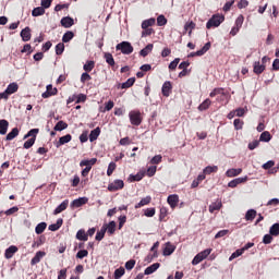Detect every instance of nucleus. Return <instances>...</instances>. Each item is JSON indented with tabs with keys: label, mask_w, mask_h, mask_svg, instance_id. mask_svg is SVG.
Masks as SVG:
<instances>
[{
	"label": "nucleus",
	"mask_w": 279,
	"mask_h": 279,
	"mask_svg": "<svg viewBox=\"0 0 279 279\" xmlns=\"http://www.w3.org/2000/svg\"><path fill=\"white\" fill-rule=\"evenodd\" d=\"M72 138L73 136H71V134L61 136L57 143V147H61V145H66V143H71Z\"/></svg>",
	"instance_id": "a878e982"
},
{
	"label": "nucleus",
	"mask_w": 279,
	"mask_h": 279,
	"mask_svg": "<svg viewBox=\"0 0 279 279\" xmlns=\"http://www.w3.org/2000/svg\"><path fill=\"white\" fill-rule=\"evenodd\" d=\"M99 134H101V128H96L93 131H90L89 134V141L90 143H95V141H97V138H99Z\"/></svg>",
	"instance_id": "412c9836"
},
{
	"label": "nucleus",
	"mask_w": 279,
	"mask_h": 279,
	"mask_svg": "<svg viewBox=\"0 0 279 279\" xmlns=\"http://www.w3.org/2000/svg\"><path fill=\"white\" fill-rule=\"evenodd\" d=\"M178 64H180V58H175L168 66L170 71H175L178 69Z\"/></svg>",
	"instance_id": "052dcab7"
},
{
	"label": "nucleus",
	"mask_w": 279,
	"mask_h": 279,
	"mask_svg": "<svg viewBox=\"0 0 279 279\" xmlns=\"http://www.w3.org/2000/svg\"><path fill=\"white\" fill-rule=\"evenodd\" d=\"M243 248H239L236 250L234 253L231 254V256L229 257V260H234V258H239V256H243Z\"/></svg>",
	"instance_id": "864d4df0"
},
{
	"label": "nucleus",
	"mask_w": 279,
	"mask_h": 279,
	"mask_svg": "<svg viewBox=\"0 0 279 279\" xmlns=\"http://www.w3.org/2000/svg\"><path fill=\"white\" fill-rule=\"evenodd\" d=\"M16 136H19V128H14L10 133H8L7 141H14Z\"/></svg>",
	"instance_id": "a18cd8bd"
},
{
	"label": "nucleus",
	"mask_w": 279,
	"mask_h": 279,
	"mask_svg": "<svg viewBox=\"0 0 279 279\" xmlns=\"http://www.w3.org/2000/svg\"><path fill=\"white\" fill-rule=\"evenodd\" d=\"M173 89V85L170 81H166L161 87V93L163 97H169L171 95V90Z\"/></svg>",
	"instance_id": "9b49d317"
},
{
	"label": "nucleus",
	"mask_w": 279,
	"mask_h": 279,
	"mask_svg": "<svg viewBox=\"0 0 279 279\" xmlns=\"http://www.w3.org/2000/svg\"><path fill=\"white\" fill-rule=\"evenodd\" d=\"M130 178H131V180L133 181V182H141V180H143L144 178H145V171H143V172H138L137 174H131L130 175Z\"/></svg>",
	"instance_id": "de8ad7c7"
},
{
	"label": "nucleus",
	"mask_w": 279,
	"mask_h": 279,
	"mask_svg": "<svg viewBox=\"0 0 279 279\" xmlns=\"http://www.w3.org/2000/svg\"><path fill=\"white\" fill-rule=\"evenodd\" d=\"M265 69H267V65L260 63V61H255L253 64V72L255 75H260L265 73Z\"/></svg>",
	"instance_id": "1a4fd4ad"
},
{
	"label": "nucleus",
	"mask_w": 279,
	"mask_h": 279,
	"mask_svg": "<svg viewBox=\"0 0 279 279\" xmlns=\"http://www.w3.org/2000/svg\"><path fill=\"white\" fill-rule=\"evenodd\" d=\"M116 170H117V163L114 161H111L107 169V175L110 178V175H112V173H114Z\"/></svg>",
	"instance_id": "3c124183"
},
{
	"label": "nucleus",
	"mask_w": 279,
	"mask_h": 279,
	"mask_svg": "<svg viewBox=\"0 0 279 279\" xmlns=\"http://www.w3.org/2000/svg\"><path fill=\"white\" fill-rule=\"evenodd\" d=\"M85 101H86V95L85 94L76 95V104H84Z\"/></svg>",
	"instance_id": "774afa93"
},
{
	"label": "nucleus",
	"mask_w": 279,
	"mask_h": 279,
	"mask_svg": "<svg viewBox=\"0 0 279 279\" xmlns=\"http://www.w3.org/2000/svg\"><path fill=\"white\" fill-rule=\"evenodd\" d=\"M107 64H109V66H114V57H112V53L110 52H106L105 56H104Z\"/></svg>",
	"instance_id": "c03bdc74"
},
{
	"label": "nucleus",
	"mask_w": 279,
	"mask_h": 279,
	"mask_svg": "<svg viewBox=\"0 0 279 279\" xmlns=\"http://www.w3.org/2000/svg\"><path fill=\"white\" fill-rule=\"evenodd\" d=\"M156 25V19L150 17L142 22V29H147L149 27H154Z\"/></svg>",
	"instance_id": "c756f323"
},
{
	"label": "nucleus",
	"mask_w": 279,
	"mask_h": 279,
	"mask_svg": "<svg viewBox=\"0 0 279 279\" xmlns=\"http://www.w3.org/2000/svg\"><path fill=\"white\" fill-rule=\"evenodd\" d=\"M253 219H256V209H248L245 214V220L252 221Z\"/></svg>",
	"instance_id": "79ce46f5"
},
{
	"label": "nucleus",
	"mask_w": 279,
	"mask_h": 279,
	"mask_svg": "<svg viewBox=\"0 0 279 279\" xmlns=\"http://www.w3.org/2000/svg\"><path fill=\"white\" fill-rule=\"evenodd\" d=\"M45 14V8L37 7L32 11V16H43Z\"/></svg>",
	"instance_id": "8fccbe9b"
},
{
	"label": "nucleus",
	"mask_w": 279,
	"mask_h": 279,
	"mask_svg": "<svg viewBox=\"0 0 279 279\" xmlns=\"http://www.w3.org/2000/svg\"><path fill=\"white\" fill-rule=\"evenodd\" d=\"M62 223H64V220L62 218H59L56 223H52L48 227V230L51 232H57V230H60L62 228Z\"/></svg>",
	"instance_id": "393cba45"
},
{
	"label": "nucleus",
	"mask_w": 279,
	"mask_h": 279,
	"mask_svg": "<svg viewBox=\"0 0 279 279\" xmlns=\"http://www.w3.org/2000/svg\"><path fill=\"white\" fill-rule=\"evenodd\" d=\"M58 95V88L53 87V85L49 84L46 86V92L41 94L43 99H49V97H53Z\"/></svg>",
	"instance_id": "0eeeda50"
},
{
	"label": "nucleus",
	"mask_w": 279,
	"mask_h": 279,
	"mask_svg": "<svg viewBox=\"0 0 279 279\" xmlns=\"http://www.w3.org/2000/svg\"><path fill=\"white\" fill-rule=\"evenodd\" d=\"M104 236H106V226H102L100 231L96 233V241H104Z\"/></svg>",
	"instance_id": "09e8293b"
},
{
	"label": "nucleus",
	"mask_w": 279,
	"mask_h": 279,
	"mask_svg": "<svg viewBox=\"0 0 279 279\" xmlns=\"http://www.w3.org/2000/svg\"><path fill=\"white\" fill-rule=\"evenodd\" d=\"M173 252H175V246L173 244H171L170 242H168L166 244V247L163 248V256H171V254H173Z\"/></svg>",
	"instance_id": "c85d7f7f"
},
{
	"label": "nucleus",
	"mask_w": 279,
	"mask_h": 279,
	"mask_svg": "<svg viewBox=\"0 0 279 279\" xmlns=\"http://www.w3.org/2000/svg\"><path fill=\"white\" fill-rule=\"evenodd\" d=\"M16 252H19V247L11 245L9 246L5 252H4V258H7L8 260H10V258H12L14 256V254H16Z\"/></svg>",
	"instance_id": "2eb2a0df"
},
{
	"label": "nucleus",
	"mask_w": 279,
	"mask_h": 279,
	"mask_svg": "<svg viewBox=\"0 0 279 279\" xmlns=\"http://www.w3.org/2000/svg\"><path fill=\"white\" fill-rule=\"evenodd\" d=\"M117 51H121L124 56H130L131 53H134V47L130 41H121L116 46Z\"/></svg>",
	"instance_id": "20e7f679"
},
{
	"label": "nucleus",
	"mask_w": 279,
	"mask_h": 279,
	"mask_svg": "<svg viewBox=\"0 0 279 279\" xmlns=\"http://www.w3.org/2000/svg\"><path fill=\"white\" fill-rule=\"evenodd\" d=\"M8 128H10V122L8 120H0V134L4 136V134H8Z\"/></svg>",
	"instance_id": "bb28decb"
},
{
	"label": "nucleus",
	"mask_w": 279,
	"mask_h": 279,
	"mask_svg": "<svg viewBox=\"0 0 279 279\" xmlns=\"http://www.w3.org/2000/svg\"><path fill=\"white\" fill-rule=\"evenodd\" d=\"M125 186V183L123 182V180H114L112 183H109L108 185V191H110V193H114L117 191H121V189H123Z\"/></svg>",
	"instance_id": "423d86ee"
},
{
	"label": "nucleus",
	"mask_w": 279,
	"mask_h": 279,
	"mask_svg": "<svg viewBox=\"0 0 279 279\" xmlns=\"http://www.w3.org/2000/svg\"><path fill=\"white\" fill-rule=\"evenodd\" d=\"M62 53H64V43H59L56 46V54L57 56H62Z\"/></svg>",
	"instance_id": "5fc2aeb1"
},
{
	"label": "nucleus",
	"mask_w": 279,
	"mask_h": 279,
	"mask_svg": "<svg viewBox=\"0 0 279 279\" xmlns=\"http://www.w3.org/2000/svg\"><path fill=\"white\" fill-rule=\"evenodd\" d=\"M86 256H88V252L86 250H81L76 254V258H80V259L86 258Z\"/></svg>",
	"instance_id": "338daca9"
},
{
	"label": "nucleus",
	"mask_w": 279,
	"mask_h": 279,
	"mask_svg": "<svg viewBox=\"0 0 279 279\" xmlns=\"http://www.w3.org/2000/svg\"><path fill=\"white\" fill-rule=\"evenodd\" d=\"M151 51H154V44H148L144 49L140 51V56H142V58H147Z\"/></svg>",
	"instance_id": "b1692460"
},
{
	"label": "nucleus",
	"mask_w": 279,
	"mask_h": 279,
	"mask_svg": "<svg viewBox=\"0 0 279 279\" xmlns=\"http://www.w3.org/2000/svg\"><path fill=\"white\" fill-rule=\"evenodd\" d=\"M86 202H88V199L86 197H81L77 199H74L71 203L72 208H81V206H84V204H86Z\"/></svg>",
	"instance_id": "5701e85b"
},
{
	"label": "nucleus",
	"mask_w": 279,
	"mask_h": 279,
	"mask_svg": "<svg viewBox=\"0 0 279 279\" xmlns=\"http://www.w3.org/2000/svg\"><path fill=\"white\" fill-rule=\"evenodd\" d=\"M38 132H40V130L32 129L26 135H24V138L31 137L24 143V149H31V147H34V143H36V136H38Z\"/></svg>",
	"instance_id": "f257e3e1"
},
{
	"label": "nucleus",
	"mask_w": 279,
	"mask_h": 279,
	"mask_svg": "<svg viewBox=\"0 0 279 279\" xmlns=\"http://www.w3.org/2000/svg\"><path fill=\"white\" fill-rule=\"evenodd\" d=\"M189 29H190V32H189ZM193 29H195V23L194 22H187L184 25V31L189 32V36H191V34H193Z\"/></svg>",
	"instance_id": "603ef678"
},
{
	"label": "nucleus",
	"mask_w": 279,
	"mask_h": 279,
	"mask_svg": "<svg viewBox=\"0 0 279 279\" xmlns=\"http://www.w3.org/2000/svg\"><path fill=\"white\" fill-rule=\"evenodd\" d=\"M157 25H158V27H162V26L167 25V17H165V15H159L157 17Z\"/></svg>",
	"instance_id": "6e6d98bb"
},
{
	"label": "nucleus",
	"mask_w": 279,
	"mask_h": 279,
	"mask_svg": "<svg viewBox=\"0 0 279 279\" xmlns=\"http://www.w3.org/2000/svg\"><path fill=\"white\" fill-rule=\"evenodd\" d=\"M162 162V155H156L150 159V165H160Z\"/></svg>",
	"instance_id": "bf43d9fd"
},
{
	"label": "nucleus",
	"mask_w": 279,
	"mask_h": 279,
	"mask_svg": "<svg viewBox=\"0 0 279 279\" xmlns=\"http://www.w3.org/2000/svg\"><path fill=\"white\" fill-rule=\"evenodd\" d=\"M243 124L244 122L241 119H235L233 121L234 130H243Z\"/></svg>",
	"instance_id": "680f3d73"
},
{
	"label": "nucleus",
	"mask_w": 279,
	"mask_h": 279,
	"mask_svg": "<svg viewBox=\"0 0 279 279\" xmlns=\"http://www.w3.org/2000/svg\"><path fill=\"white\" fill-rule=\"evenodd\" d=\"M156 166L149 167L146 171V175H148V178H154V175H156Z\"/></svg>",
	"instance_id": "e2e57ef3"
},
{
	"label": "nucleus",
	"mask_w": 279,
	"mask_h": 279,
	"mask_svg": "<svg viewBox=\"0 0 279 279\" xmlns=\"http://www.w3.org/2000/svg\"><path fill=\"white\" fill-rule=\"evenodd\" d=\"M20 36L23 43H28V40H32V29L29 26H26L24 29H22Z\"/></svg>",
	"instance_id": "9d476101"
},
{
	"label": "nucleus",
	"mask_w": 279,
	"mask_h": 279,
	"mask_svg": "<svg viewBox=\"0 0 279 279\" xmlns=\"http://www.w3.org/2000/svg\"><path fill=\"white\" fill-rule=\"evenodd\" d=\"M217 95H222L223 97H226V89L223 87H216L209 94V97H217Z\"/></svg>",
	"instance_id": "f704fd0d"
},
{
	"label": "nucleus",
	"mask_w": 279,
	"mask_h": 279,
	"mask_svg": "<svg viewBox=\"0 0 279 279\" xmlns=\"http://www.w3.org/2000/svg\"><path fill=\"white\" fill-rule=\"evenodd\" d=\"M125 276V268L120 267L114 270L113 278L114 279H121Z\"/></svg>",
	"instance_id": "a19ab883"
},
{
	"label": "nucleus",
	"mask_w": 279,
	"mask_h": 279,
	"mask_svg": "<svg viewBox=\"0 0 279 279\" xmlns=\"http://www.w3.org/2000/svg\"><path fill=\"white\" fill-rule=\"evenodd\" d=\"M46 255L47 253H45L44 251L37 252L35 256L32 258L31 265H38V263H40V260H43L44 256Z\"/></svg>",
	"instance_id": "dca6fc26"
},
{
	"label": "nucleus",
	"mask_w": 279,
	"mask_h": 279,
	"mask_svg": "<svg viewBox=\"0 0 279 279\" xmlns=\"http://www.w3.org/2000/svg\"><path fill=\"white\" fill-rule=\"evenodd\" d=\"M73 38H75V33H73L72 31H68L62 36V43H71Z\"/></svg>",
	"instance_id": "72a5a7b5"
},
{
	"label": "nucleus",
	"mask_w": 279,
	"mask_h": 279,
	"mask_svg": "<svg viewBox=\"0 0 279 279\" xmlns=\"http://www.w3.org/2000/svg\"><path fill=\"white\" fill-rule=\"evenodd\" d=\"M225 21L226 16L221 14H214L206 23V28L213 29V27H219V25H221V23H223Z\"/></svg>",
	"instance_id": "f03ea898"
},
{
	"label": "nucleus",
	"mask_w": 279,
	"mask_h": 279,
	"mask_svg": "<svg viewBox=\"0 0 279 279\" xmlns=\"http://www.w3.org/2000/svg\"><path fill=\"white\" fill-rule=\"evenodd\" d=\"M66 128H69V124L66 122L60 120L59 122H57L53 130H54V132H62V130H66Z\"/></svg>",
	"instance_id": "473e14b6"
},
{
	"label": "nucleus",
	"mask_w": 279,
	"mask_h": 279,
	"mask_svg": "<svg viewBox=\"0 0 279 279\" xmlns=\"http://www.w3.org/2000/svg\"><path fill=\"white\" fill-rule=\"evenodd\" d=\"M149 204H151V196H146L135 205V209L143 208V206H147Z\"/></svg>",
	"instance_id": "cd10ccee"
},
{
	"label": "nucleus",
	"mask_w": 279,
	"mask_h": 279,
	"mask_svg": "<svg viewBox=\"0 0 279 279\" xmlns=\"http://www.w3.org/2000/svg\"><path fill=\"white\" fill-rule=\"evenodd\" d=\"M219 171V167L217 166H207L204 170L203 173L205 175H210V173H217Z\"/></svg>",
	"instance_id": "4c0bfd02"
},
{
	"label": "nucleus",
	"mask_w": 279,
	"mask_h": 279,
	"mask_svg": "<svg viewBox=\"0 0 279 279\" xmlns=\"http://www.w3.org/2000/svg\"><path fill=\"white\" fill-rule=\"evenodd\" d=\"M69 208V199L63 201L54 210L53 215H60V213H64Z\"/></svg>",
	"instance_id": "f3484780"
},
{
	"label": "nucleus",
	"mask_w": 279,
	"mask_h": 279,
	"mask_svg": "<svg viewBox=\"0 0 279 279\" xmlns=\"http://www.w3.org/2000/svg\"><path fill=\"white\" fill-rule=\"evenodd\" d=\"M210 104H213V101H210V99H205L199 106H198V110L201 112H204V110H208V108H210Z\"/></svg>",
	"instance_id": "ea45409f"
},
{
	"label": "nucleus",
	"mask_w": 279,
	"mask_h": 279,
	"mask_svg": "<svg viewBox=\"0 0 279 279\" xmlns=\"http://www.w3.org/2000/svg\"><path fill=\"white\" fill-rule=\"evenodd\" d=\"M104 226H105L106 232L109 235H112L114 234V232H117V222L110 221L108 225H104Z\"/></svg>",
	"instance_id": "aec40b11"
},
{
	"label": "nucleus",
	"mask_w": 279,
	"mask_h": 279,
	"mask_svg": "<svg viewBox=\"0 0 279 279\" xmlns=\"http://www.w3.org/2000/svg\"><path fill=\"white\" fill-rule=\"evenodd\" d=\"M159 268H160V263H155V264L148 266V267L145 269L144 274H145V276H151V274H154V272H155L156 270H158Z\"/></svg>",
	"instance_id": "4be33fe9"
},
{
	"label": "nucleus",
	"mask_w": 279,
	"mask_h": 279,
	"mask_svg": "<svg viewBox=\"0 0 279 279\" xmlns=\"http://www.w3.org/2000/svg\"><path fill=\"white\" fill-rule=\"evenodd\" d=\"M210 47H211V44H210V41H208L204 45V47L201 50H198L196 52H191L187 57H190V58H195V56L202 57L207 51H210Z\"/></svg>",
	"instance_id": "6e6552de"
},
{
	"label": "nucleus",
	"mask_w": 279,
	"mask_h": 279,
	"mask_svg": "<svg viewBox=\"0 0 279 279\" xmlns=\"http://www.w3.org/2000/svg\"><path fill=\"white\" fill-rule=\"evenodd\" d=\"M244 21H245V17L243 16V14H240L235 20V27H239L241 29V27H243Z\"/></svg>",
	"instance_id": "4d7b16f0"
},
{
	"label": "nucleus",
	"mask_w": 279,
	"mask_h": 279,
	"mask_svg": "<svg viewBox=\"0 0 279 279\" xmlns=\"http://www.w3.org/2000/svg\"><path fill=\"white\" fill-rule=\"evenodd\" d=\"M135 82H136L135 77L128 78L126 82L119 84L118 88H132Z\"/></svg>",
	"instance_id": "7c9ffc66"
},
{
	"label": "nucleus",
	"mask_w": 279,
	"mask_h": 279,
	"mask_svg": "<svg viewBox=\"0 0 279 279\" xmlns=\"http://www.w3.org/2000/svg\"><path fill=\"white\" fill-rule=\"evenodd\" d=\"M136 265V260L135 259H130L125 263V269H128V271H132V268Z\"/></svg>",
	"instance_id": "0e129e2a"
},
{
	"label": "nucleus",
	"mask_w": 279,
	"mask_h": 279,
	"mask_svg": "<svg viewBox=\"0 0 279 279\" xmlns=\"http://www.w3.org/2000/svg\"><path fill=\"white\" fill-rule=\"evenodd\" d=\"M167 202L170 206V208H175L180 202V196L178 194H171L168 196Z\"/></svg>",
	"instance_id": "f8f14e48"
},
{
	"label": "nucleus",
	"mask_w": 279,
	"mask_h": 279,
	"mask_svg": "<svg viewBox=\"0 0 279 279\" xmlns=\"http://www.w3.org/2000/svg\"><path fill=\"white\" fill-rule=\"evenodd\" d=\"M259 141L262 143H269V141H271V133H269V131H264L259 136Z\"/></svg>",
	"instance_id": "58836bf2"
},
{
	"label": "nucleus",
	"mask_w": 279,
	"mask_h": 279,
	"mask_svg": "<svg viewBox=\"0 0 279 279\" xmlns=\"http://www.w3.org/2000/svg\"><path fill=\"white\" fill-rule=\"evenodd\" d=\"M61 25L62 27H65V29H69V27H73V25H75V21L71 16H65L61 19Z\"/></svg>",
	"instance_id": "ddd939ff"
},
{
	"label": "nucleus",
	"mask_w": 279,
	"mask_h": 279,
	"mask_svg": "<svg viewBox=\"0 0 279 279\" xmlns=\"http://www.w3.org/2000/svg\"><path fill=\"white\" fill-rule=\"evenodd\" d=\"M211 252H213V248H206V250L202 251L201 253L196 254L192 260V265H199V263H202V260H206V258H208V256H210Z\"/></svg>",
	"instance_id": "39448f33"
},
{
	"label": "nucleus",
	"mask_w": 279,
	"mask_h": 279,
	"mask_svg": "<svg viewBox=\"0 0 279 279\" xmlns=\"http://www.w3.org/2000/svg\"><path fill=\"white\" fill-rule=\"evenodd\" d=\"M129 119L131 125H135L136 128L143 123V114L141 113V110H131L129 112Z\"/></svg>",
	"instance_id": "7ed1b4c3"
},
{
	"label": "nucleus",
	"mask_w": 279,
	"mask_h": 279,
	"mask_svg": "<svg viewBox=\"0 0 279 279\" xmlns=\"http://www.w3.org/2000/svg\"><path fill=\"white\" fill-rule=\"evenodd\" d=\"M94 165H97V158L85 159L80 162V167H89V170L93 169Z\"/></svg>",
	"instance_id": "6ab92c4d"
},
{
	"label": "nucleus",
	"mask_w": 279,
	"mask_h": 279,
	"mask_svg": "<svg viewBox=\"0 0 279 279\" xmlns=\"http://www.w3.org/2000/svg\"><path fill=\"white\" fill-rule=\"evenodd\" d=\"M95 69V61L88 60L86 63L83 65V70L85 73H90Z\"/></svg>",
	"instance_id": "e433bc0d"
},
{
	"label": "nucleus",
	"mask_w": 279,
	"mask_h": 279,
	"mask_svg": "<svg viewBox=\"0 0 279 279\" xmlns=\"http://www.w3.org/2000/svg\"><path fill=\"white\" fill-rule=\"evenodd\" d=\"M19 90V84L10 83L5 89L8 95H14Z\"/></svg>",
	"instance_id": "2f4dec72"
},
{
	"label": "nucleus",
	"mask_w": 279,
	"mask_h": 279,
	"mask_svg": "<svg viewBox=\"0 0 279 279\" xmlns=\"http://www.w3.org/2000/svg\"><path fill=\"white\" fill-rule=\"evenodd\" d=\"M220 208H223V203L221 202V198H217L216 202L209 205V213L213 215L215 210H219Z\"/></svg>",
	"instance_id": "4468645a"
},
{
	"label": "nucleus",
	"mask_w": 279,
	"mask_h": 279,
	"mask_svg": "<svg viewBox=\"0 0 279 279\" xmlns=\"http://www.w3.org/2000/svg\"><path fill=\"white\" fill-rule=\"evenodd\" d=\"M271 236H279V223H274L269 229Z\"/></svg>",
	"instance_id": "49530a36"
},
{
	"label": "nucleus",
	"mask_w": 279,
	"mask_h": 279,
	"mask_svg": "<svg viewBox=\"0 0 279 279\" xmlns=\"http://www.w3.org/2000/svg\"><path fill=\"white\" fill-rule=\"evenodd\" d=\"M45 230H47V222H40L35 228L36 234H43V232H45Z\"/></svg>",
	"instance_id": "37998d69"
},
{
	"label": "nucleus",
	"mask_w": 279,
	"mask_h": 279,
	"mask_svg": "<svg viewBox=\"0 0 279 279\" xmlns=\"http://www.w3.org/2000/svg\"><path fill=\"white\" fill-rule=\"evenodd\" d=\"M90 80H93V77L90 76V74H88V72H85L81 75L82 84H86V82H90Z\"/></svg>",
	"instance_id": "13d9d810"
},
{
	"label": "nucleus",
	"mask_w": 279,
	"mask_h": 279,
	"mask_svg": "<svg viewBox=\"0 0 279 279\" xmlns=\"http://www.w3.org/2000/svg\"><path fill=\"white\" fill-rule=\"evenodd\" d=\"M77 241H88V234L84 229H81L76 232Z\"/></svg>",
	"instance_id": "c9c22d12"
},
{
	"label": "nucleus",
	"mask_w": 279,
	"mask_h": 279,
	"mask_svg": "<svg viewBox=\"0 0 279 279\" xmlns=\"http://www.w3.org/2000/svg\"><path fill=\"white\" fill-rule=\"evenodd\" d=\"M271 241H274V235H271V233L264 235L263 243H265V245H269Z\"/></svg>",
	"instance_id": "69168bd1"
},
{
	"label": "nucleus",
	"mask_w": 279,
	"mask_h": 279,
	"mask_svg": "<svg viewBox=\"0 0 279 279\" xmlns=\"http://www.w3.org/2000/svg\"><path fill=\"white\" fill-rule=\"evenodd\" d=\"M241 173H243V169L241 168H238V169L231 168L226 171L227 178H236V175H241Z\"/></svg>",
	"instance_id": "a211bd4d"
}]
</instances>
